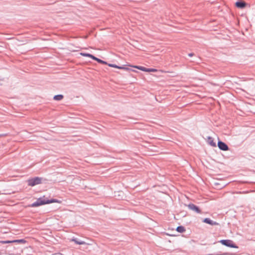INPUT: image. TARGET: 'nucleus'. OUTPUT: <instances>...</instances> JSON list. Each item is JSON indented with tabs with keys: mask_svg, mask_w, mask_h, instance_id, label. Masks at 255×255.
I'll return each instance as SVG.
<instances>
[{
	"mask_svg": "<svg viewBox=\"0 0 255 255\" xmlns=\"http://www.w3.org/2000/svg\"><path fill=\"white\" fill-rule=\"evenodd\" d=\"M97 62H98L99 63H100V64H106V65L108 64V63L106 61H104L100 58L98 59Z\"/></svg>",
	"mask_w": 255,
	"mask_h": 255,
	"instance_id": "obj_16",
	"label": "nucleus"
},
{
	"mask_svg": "<svg viewBox=\"0 0 255 255\" xmlns=\"http://www.w3.org/2000/svg\"><path fill=\"white\" fill-rule=\"evenodd\" d=\"M194 55V54L193 53H190L188 54V56H190V57H192Z\"/></svg>",
	"mask_w": 255,
	"mask_h": 255,
	"instance_id": "obj_22",
	"label": "nucleus"
},
{
	"mask_svg": "<svg viewBox=\"0 0 255 255\" xmlns=\"http://www.w3.org/2000/svg\"><path fill=\"white\" fill-rule=\"evenodd\" d=\"M207 142H208V143L209 144H210L211 146H212L213 147H216V142H214L213 138H212L211 136H208V137Z\"/></svg>",
	"mask_w": 255,
	"mask_h": 255,
	"instance_id": "obj_8",
	"label": "nucleus"
},
{
	"mask_svg": "<svg viewBox=\"0 0 255 255\" xmlns=\"http://www.w3.org/2000/svg\"><path fill=\"white\" fill-rule=\"evenodd\" d=\"M118 69L125 70L127 71H135L134 70L126 67V65H123L121 66H118Z\"/></svg>",
	"mask_w": 255,
	"mask_h": 255,
	"instance_id": "obj_10",
	"label": "nucleus"
},
{
	"mask_svg": "<svg viewBox=\"0 0 255 255\" xmlns=\"http://www.w3.org/2000/svg\"><path fill=\"white\" fill-rule=\"evenodd\" d=\"M205 255H212V254H206Z\"/></svg>",
	"mask_w": 255,
	"mask_h": 255,
	"instance_id": "obj_24",
	"label": "nucleus"
},
{
	"mask_svg": "<svg viewBox=\"0 0 255 255\" xmlns=\"http://www.w3.org/2000/svg\"><path fill=\"white\" fill-rule=\"evenodd\" d=\"M13 243H17V244H25L26 243V241L24 239H18L12 240Z\"/></svg>",
	"mask_w": 255,
	"mask_h": 255,
	"instance_id": "obj_12",
	"label": "nucleus"
},
{
	"mask_svg": "<svg viewBox=\"0 0 255 255\" xmlns=\"http://www.w3.org/2000/svg\"><path fill=\"white\" fill-rule=\"evenodd\" d=\"M189 209L195 212L196 213H201V210L199 207L193 203H189L188 205Z\"/></svg>",
	"mask_w": 255,
	"mask_h": 255,
	"instance_id": "obj_5",
	"label": "nucleus"
},
{
	"mask_svg": "<svg viewBox=\"0 0 255 255\" xmlns=\"http://www.w3.org/2000/svg\"><path fill=\"white\" fill-rule=\"evenodd\" d=\"M247 5V3L246 2L241 0H238L235 3L236 6L241 9L245 8Z\"/></svg>",
	"mask_w": 255,
	"mask_h": 255,
	"instance_id": "obj_6",
	"label": "nucleus"
},
{
	"mask_svg": "<svg viewBox=\"0 0 255 255\" xmlns=\"http://www.w3.org/2000/svg\"><path fill=\"white\" fill-rule=\"evenodd\" d=\"M203 222L205 223L206 224H209L210 225L213 226V225H218L219 224L217 223L216 222H215L212 220H211L209 218H206L204 219L203 220Z\"/></svg>",
	"mask_w": 255,
	"mask_h": 255,
	"instance_id": "obj_7",
	"label": "nucleus"
},
{
	"mask_svg": "<svg viewBox=\"0 0 255 255\" xmlns=\"http://www.w3.org/2000/svg\"><path fill=\"white\" fill-rule=\"evenodd\" d=\"M134 68H135L137 69H139V70H140L142 71H144V72H146V67H143V66H132Z\"/></svg>",
	"mask_w": 255,
	"mask_h": 255,
	"instance_id": "obj_14",
	"label": "nucleus"
},
{
	"mask_svg": "<svg viewBox=\"0 0 255 255\" xmlns=\"http://www.w3.org/2000/svg\"><path fill=\"white\" fill-rule=\"evenodd\" d=\"M42 178L39 177H34L29 178L27 180V184L28 186L33 187L36 185L41 183Z\"/></svg>",
	"mask_w": 255,
	"mask_h": 255,
	"instance_id": "obj_2",
	"label": "nucleus"
},
{
	"mask_svg": "<svg viewBox=\"0 0 255 255\" xmlns=\"http://www.w3.org/2000/svg\"><path fill=\"white\" fill-rule=\"evenodd\" d=\"M228 253H222L221 252H218L216 253L212 254V255H229Z\"/></svg>",
	"mask_w": 255,
	"mask_h": 255,
	"instance_id": "obj_15",
	"label": "nucleus"
},
{
	"mask_svg": "<svg viewBox=\"0 0 255 255\" xmlns=\"http://www.w3.org/2000/svg\"><path fill=\"white\" fill-rule=\"evenodd\" d=\"M71 241L74 242L75 244L77 245H86V243L84 241L80 240L77 238H73L71 239Z\"/></svg>",
	"mask_w": 255,
	"mask_h": 255,
	"instance_id": "obj_9",
	"label": "nucleus"
},
{
	"mask_svg": "<svg viewBox=\"0 0 255 255\" xmlns=\"http://www.w3.org/2000/svg\"><path fill=\"white\" fill-rule=\"evenodd\" d=\"M218 146L220 150L223 151H227L229 149L228 145L225 142L220 140L218 142Z\"/></svg>",
	"mask_w": 255,
	"mask_h": 255,
	"instance_id": "obj_4",
	"label": "nucleus"
},
{
	"mask_svg": "<svg viewBox=\"0 0 255 255\" xmlns=\"http://www.w3.org/2000/svg\"><path fill=\"white\" fill-rule=\"evenodd\" d=\"M80 54L83 56L88 57H90V58L91 56V54L87 53H81Z\"/></svg>",
	"mask_w": 255,
	"mask_h": 255,
	"instance_id": "obj_18",
	"label": "nucleus"
},
{
	"mask_svg": "<svg viewBox=\"0 0 255 255\" xmlns=\"http://www.w3.org/2000/svg\"><path fill=\"white\" fill-rule=\"evenodd\" d=\"M64 96L63 95L58 94L55 95L53 97V99L56 101H60L63 98Z\"/></svg>",
	"mask_w": 255,
	"mask_h": 255,
	"instance_id": "obj_13",
	"label": "nucleus"
},
{
	"mask_svg": "<svg viewBox=\"0 0 255 255\" xmlns=\"http://www.w3.org/2000/svg\"><path fill=\"white\" fill-rule=\"evenodd\" d=\"M5 244H11V243H13V242H12V240H6L5 241Z\"/></svg>",
	"mask_w": 255,
	"mask_h": 255,
	"instance_id": "obj_21",
	"label": "nucleus"
},
{
	"mask_svg": "<svg viewBox=\"0 0 255 255\" xmlns=\"http://www.w3.org/2000/svg\"><path fill=\"white\" fill-rule=\"evenodd\" d=\"M223 245L231 248L238 249L239 247L231 240H221L219 242Z\"/></svg>",
	"mask_w": 255,
	"mask_h": 255,
	"instance_id": "obj_3",
	"label": "nucleus"
},
{
	"mask_svg": "<svg viewBox=\"0 0 255 255\" xmlns=\"http://www.w3.org/2000/svg\"><path fill=\"white\" fill-rule=\"evenodd\" d=\"M167 235H168V236H172V235H169L168 234H167Z\"/></svg>",
	"mask_w": 255,
	"mask_h": 255,
	"instance_id": "obj_25",
	"label": "nucleus"
},
{
	"mask_svg": "<svg viewBox=\"0 0 255 255\" xmlns=\"http://www.w3.org/2000/svg\"><path fill=\"white\" fill-rule=\"evenodd\" d=\"M185 228L182 226H179L176 228V231L180 233H182L185 231Z\"/></svg>",
	"mask_w": 255,
	"mask_h": 255,
	"instance_id": "obj_11",
	"label": "nucleus"
},
{
	"mask_svg": "<svg viewBox=\"0 0 255 255\" xmlns=\"http://www.w3.org/2000/svg\"><path fill=\"white\" fill-rule=\"evenodd\" d=\"M90 58L91 59H92L93 60H95L96 61H97V60L98 59V58L96 57V56H95L94 55H93L92 54H91V56Z\"/></svg>",
	"mask_w": 255,
	"mask_h": 255,
	"instance_id": "obj_20",
	"label": "nucleus"
},
{
	"mask_svg": "<svg viewBox=\"0 0 255 255\" xmlns=\"http://www.w3.org/2000/svg\"><path fill=\"white\" fill-rule=\"evenodd\" d=\"M0 255H2V254L1 253H0Z\"/></svg>",
	"mask_w": 255,
	"mask_h": 255,
	"instance_id": "obj_26",
	"label": "nucleus"
},
{
	"mask_svg": "<svg viewBox=\"0 0 255 255\" xmlns=\"http://www.w3.org/2000/svg\"><path fill=\"white\" fill-rule=\"evenodd\" d=\"M109 67L118 68V65L115 64H107Z\"/></svg>",
	"mask_w": 255,
	"mask_h": 255,
	"instance_id": "obj_19",
	"label": "nucleus"
},
{
	"mask_svg": "<svg viewBox=\"0 0 255 255\" xmlns=\"http://www.w3.org/2000/svg\"><path fill=\"white\" fill-rule=\"evenodd\" d=\"M0 243L2 244H5V241H0Z\"/></svg>",
	"mask_w": 255,
	"mask_h": 255,
	"instance_id": "obj_23",
	"label": "nucleus"
},
{
	"mask_svg": "<svg viewBox=\"0 0 255 255\" xmlns=\"http://www.w3.org/2000/svg\"><path fill=\"white\" fill-rule=\"evenodd\" d=\"M53 203H61L60 200H59L57 199H47L44 196L42 197H39L38 198L36 201L31 204L28 205L29 207H37L41 205L48 204Z\"/></svg>",
	"mask_w": 255,
	"mask_h": 255,
	"instance_id": "obj_1",
	"label": "nucleus"
},
{
	"mask_svg": "<svg viewBox=\"0 0 255 255\" xmlns=\"http://www.w3.org/2000/svg\"><path fill=\"white\" fill-rule=\"evenodd\" d=\"M157 71V70L156 69L153 68H147L146 69V72H155Z\"/></svg>",
	"mask_w": 255,
	"mask_h": 255,
	"instance_id": "obj_17",
	"label": "nucleus"
}]
</instances>
